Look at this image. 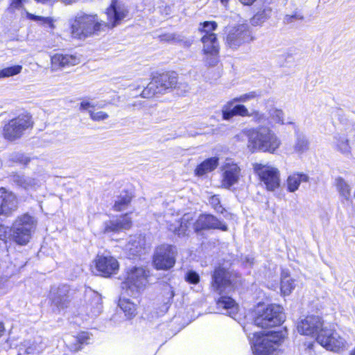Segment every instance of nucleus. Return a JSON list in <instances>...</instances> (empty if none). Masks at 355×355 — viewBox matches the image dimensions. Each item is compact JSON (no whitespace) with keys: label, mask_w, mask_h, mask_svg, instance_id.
<instances>
[{"label":"nucleus","mask_w":355,"mask_h":355,"mask_svg":"<svg viewBox=\"0 0 355 355\" xmlns=\"http://www.w3.org/2000/svg\"><path fill=\"white\" fill-rule=\"evenodd\" d=\"M252 40L250 33L246 24H240L231 28L225 37V45L233 49H238L241 45Z\"/></svg>","instance_id":"obj_15"},{"label":"nucleus","mask_w":355,"mask_h":355,"mask_svg":"<svg viewBox=\"0 0 355 355\" xmlns=\"http://www.w3.org/2000/svg\"><path fill=\"white\" fill-rule=\"evenodd\" d=\"M79 62V59L71 55L55 54L51 57L53 70H58L67 66H73Z\"/></svg>","instance_id":"obj_27"},{"label":"nucleus","mask_w":355,"mask_h":355,"mask_svg":"<svg viewBox=\"0 0 355 355\" xmlns=\"http://www.w3.org/2000/svg\"><path fill=\"white\" fill-rule=\"evenodd\" d=\"M65 4H71L74 0H62Z\"/></svg>","instance_id":"obj_57"},{"label":"nucleus","mask_w":355,"mask_h":355,"mask_svg":"<svg viewBox=\"0 0 355 355\" xmlns=\"http://www.w3.org/2000/svg\"><path fill=\"white\" fill-rule=\"evenodd\" d=\"M173 89H175L177 93L180 95H183L185 93L188 92L190 89L189 85L182 80H179L177 76V84H175Z\"/></svg>","instance_id":"obj_46"},{"label":"nucleus","mask_w":355,"mask_h":355,"mask_svg":"<svg viewBox=\"0 0 355 355\" xmlns=\"http://www.w3.org/2000/svg\"><path fill=\"white\" fill-rule=\"evenodd\" d=\"M236 102H232V99L228 101L222 107L223 119L226 121L231 120L234 116H240L242 117L249 115L248 109L242 104L234 105Z\"/></svg>","instance_id":"obj_24"},{"label":"nucleus","mask_w":355,"mask_h":355,"mask_svg":"<svg viewBox=\"0 0 355 355\" xmlns=\"http://www.w3.org/2000/svg\"><path fill=\"white\" fill-rule=\"evenodd\" d=\"M46 347L44 340L42 338H35L33 342L31 340L24 341L19 346L18 352H22L23 355H33L41 353Z\"/></svg>","instance_id":"obj_25"},{"label":"nucleus","mask_w":355,"mask_h":355,"mask_svg":"<svg viewBox=\"0 0 355 355\" xmlns=\"http://www.w3.org/2000/svg\"><path fill=\"white\" fill-rule=\"evenodd\" d=\"M132 226V220L125 214L116 218L109 220L103 223V234H115L123 230H129Z\"/></svg>","instance_id":"obj_19"},{"label":"nucleus","mask_w":355,"mask_h":355,"mask_svg":"<svg viewBox=\"0 0 355 355\" xmlns=\"http://www.w3.org/2000/svg\"><path fill=\"white\" fill-rule=\"evenodd\" d=\"M252 152L274 153L280 146L281 141L276 134L266 126L254 128Z\"/></svg>","instance_id":"obj_3"},{"label":"nucleus","mask_w":355,"mask_h":355,"mask_svg":"<svg viewBox=\"0 0 355 355\" xmlns=\"http://www.w3.org/2000/svg\"><path fill=\"white\" fill-rule=\"evenodd\" d=\"M334 149L345 157L352 155V147L349 144V139L346 135L336 134L334 137L332 142Z\"/></svg>","instance_id":"obj_26"},{"label":"nucleus","mask_w":355,"mask_h":355,"mask_svg":"<svg viewBox=\"0 0 355 355\" xmlns=\"http://www.w3.org/2000/svg\"><path fill=\"white\" fill-rule=\"evenodd\" d=\"M240 1L244 5L250 6L252 5L255 0H240Z\"/></svg>","instance_id":"obj_55"},{"label":"nucleus","mask_w":355,"mask_h":355,"mask_svg":"<svg viewBox=\"0 0 355 355\" xmlns=\"http://www.w3.org/2000/svg\"><path fill=\"white\" fill-rule=\"evenodd\" d=\"M221 3L224 5V6H226L229 1V0H220Z\"/></svg>","instance_id":"obj_58"},{"label":"nucleus","mask_w":355,"mask_h":355,"mask_svg":"<svg viewBox=\"0 0 355 355\" xmlns=\"http://www.w3.org/2000/svg\"><path fill=\"white\" fill-rule=\"evenodd\" d=\"M261 15V14H257V15H256L254 16V19H257H257H259Z\"/></svg>","instance_id":"obj_60"},{"label":"nucleus","mask_w":355,"mask_h":355,"mask_svg":"<svg viewBox=\"0 0 355 355\" xmlns=\"http://www.w3.org/2000/svg\"><path fill=\"white\" fill-rule=\"evenodd\" d=\"M309 148V141L306 137L300 132L296 134V140L293 145L294 151L298 154H302Z\"/></svg>","instance_id":"obj_33"},{"label":"nucleus","mask_w":355,"mask_h":355,"mask_svg":"<svg viewBox=\"0 0 355 355\" xmlns=\"http://www.w3.org/2000/svg\"><path fill=\"white\" fill-rule=\"evenodd\" d=\"M73 343L69 344L70 350L77 352L81 349V346L84 344H88L90 340V334L88 332H81L77 337L73 338Z\"/></svg>","instance_id":"obj_35"},{"label":"nucleus","mask_w":355,"mask_h":355,"mask_svg":"<svg viewBox=\"0 0 355 355\" xmlns=\"http://www.w3.org/2000/svg\"><path fill=\"white\" fill-rule=\"evenodd\" d=\"M22 66L15 65L0 70V78H8L21 72Z\"/></svg>","instance_id":"obj_40"},{"label":"nucleus","mask_w":355,"mask_h":355,"mask_svg":"<svg viewBox=\"0 0 355 355\" xmlns=\"http://www.w3.org/2000/svg\"><path fill=\"white\" fill-rule=\"evenodd\" d=\"M252 134H254V128H245L236 135L235 139L239 141H244L248 139V148L252 152Z\"/></svg>","instance_id":"obj_38"},{"label":"nucleus","mask_w":355,"mask_h":355,"mask_svg":"<svg viewBox=\"0 0 355 355\" xmlns=\"http://www.w3.org/2000/svg\"><path fill=\"white\" fill-rule=\"evenodd\" d=\"M259 96V94L256 92H250L244 94H242L238 97H235L232 99V102H242L245 103L250 100L254 99Z\"/></svg>","instance_id":"obj_45"},{"label":"nucleus","mask_w":355,"mask_h":355,"mask_svg":"<svg viewBox=\"0 0 355 355\" xmlns=\"http://www.w3.org/2000/svg\"><path fill=\"white\" fill-rule=\"evenodd\" d=\"M128 9L124 5L112 1L105 12L106 21L100 19L96 15L78 14L70 20L71 36L83 40L98 34L105 28H114L128 16Z\"/></svg>","instance_id":"obj_1"},{"label":"nucleus","mask_w":355,"mask_h":355,"mask_svg":"<svg viewBox=\"0 0 355 355\" xmlns=\"http://www.w3.org/2000/svg\"><path fill=\"white\" fill-rule=\"evenodd\" d=\"M309 181V177L304 173H294L288 176L287 179L288 190L290 192H295L299 188L301 182H306Z\"/></svg>","instance_id":"obj_30"},{"label":"nucleus","mask_w":355,"mask_h":355,"mask_svg":"<svg viewBox=\"0 0 355 355\" xmlns=\"http://www.w3.org/2000/svg\"><path fill=\"white\" fill-rule=\"evenodd\" d=\"M28 19L38 22L40 24L44 26L45 27L50 28L51 29L54 28L53 20L51 17H44L42 16L35 15L33 14L27 13Z\"/></svg>","instance_id":"obj_39"},{"label":"nucleus","mask_w":355,"mask_h":355,"mask_svg":"<svg viewBox=\"0 0 355 355\" xmlns=\"http://www.w3.org/2000/svg\"><path fill=\"white\" fill-rule=\"evenodd\" d=\"M70 291V288L67 285H60L53 289L51 293L52 304L59 309L67 307L71 301Z\"/></svg>","instance_id":"obj_21"},{"label":"nucleus","mask_w":355,"mask_h":355,"mask_svg":"<svg viewBox=\"0 0 355 355\" xmlns=\"http://www.w3.org/2000/svg\"><path fill=\"white\" fill-rule=\"evenodd\" d=\"M4 331H5L4 325H3V324L1 322H0V337L2 336V335L4 333Z\"/></svg>","instance_id":"obj_56"},{"label":"nucleus","mask_w":355,"mask_h":355,"mask_svg":"<svg viewBox=\"0 0 355 355\" xmlns=\"http://www.w3.org/2000/svg\"><path fill=\"white\" fill-rule=\"evenodd\" d=\"M119 306L128 319H131L136 315V305L130 300L121 297L119 300Z\"/></svg>","instance_id":"obj_32"},{"label":"nucleus","mask_w":355,"mask_h":355,"mask_svg":"<svg viewBox=\"0 0 355 355\" xmlns=\"http://www.w3.org/2000/svg\"><path fill=\"white\" fill-rule=\"evenodd\" d=\"M159 39L163 42H180L181 40L174 33H165L159 35Z\"/></svg>","instance_id":"obj_50"},{"label":"nucleus","mask_w":355,"mask_h":355,"mask_svg":"<svg viewBox=\"0 0 355 355\" xmlns=\"http://www.w3.org/2000/svg\"><path fill=\"white\" fill-rule=\"evenodd\" d=\"M209 202L211 207L218 213H223L224 208L220 205L219 197L216 195L212 196L209 198Z\"/></svg>","instance_id":"obj_47"},{"label":"nucleus","mask_w":355,"mask_h":355,"mask_svg":"<svg viewBox=\"0 0 355 355\" xmlns=\"http://www.w3.org/2000/svg\"><path fill=\"white\" fill-rule=\"evenodd\" d=\"M241 284V277L238 273L221 266L216 268L211 275V289L220 295L216 302L217 307L226 310L230 315L237 312V305L232 297L225 295L230 294Z\"/></svg>","instance_id":"obj_2"},{"label":"nucleus","mask_w":355,"mask_h":355,"mask_svg":"<svg viewBox=\"0 0 355 355\" xmlns=\"http://www.w3.org/2000/svg\"><path fill=\"white\" fill-rule=\"evenodd\" d=\"M10 160L13 162L22 164L24 165L28 164L30 162V158L22 153L16 152L10 155Z\"/></svg>","instance_id":"obj_42"},{"label":"nucleus","mask_w":355,"mask_h":355,"mask_svg":"<svg viewBox=\"0 0 355 355\" xmlns=\"http://www.w3.org/2000/svg\"><path fill=\"white\" fill-rule=\"evenodd\" d=\"M94 106L89 102H82L80 103V109L85 110L89 112V110H94Z\"/></svg>","instance_id":"obj_53"},{"label":"nucleus","mask_w":355,"mask_h":355,"mask_svg":"<svg viewBox=\"0 0 355 355\" xmlns=\"http://www.w3.org/2000/svg\"><path fill=\"white\" fill-rule=\"evenodd\" d=\"M283 338V334L279 331H270L266 334H254L251 340L254 355H273Z\"/></svg>","instance_id":"obj_4"},{"label":"nucleus","mask_w":355,"mask_h":355,"mask_svg":"<svg viewBox=\"0 0 355 355\" xmlns=\"http://www.w3.org/2000/svg\"><path fill=\"white\" fill-rule=\"evenodd\" d=\"M201 28H199L200 31L204 35L214 34L211 33L217 28V23L215 21H205L200 24Z\"/></svg>","instance_id":"obj_43"},{"label":"nucleus","mask_w":355,"mask_h":355,"mask_svg":"<svg viewBox=\"0 0 355 355\" xmlns=\"http://www.w3.org/2000/svg\"><path fill=\"white\" fill-rule=\"evenodd\" d=\"M193 229L196 232L209 229H219L227 231V226L213 215L201 214L193 223Z\"/></svg>","instance_id":"obj_18"},{"label":"nucleus","mask_w":355,"mask_h":355,"mask_svg":"<svg viewBox=\"0 0 355 355\" xmlns=\"http://www.w3.org/2000/svg\"><path fill=\"white\" fill-rule=\"evenodd\" d=\"M147 272L143 268L135 267L127 274V277L121 283V288L128 295H135L144 290L148 284Z\"/></svg>","instance_id":"obj_9"},{"label":"nucleus","mask_w":355,"mask_h":355,"mask_svg":"<svg viewBox=\"0 0 355 355\" xmlns=\"http://www.w3.org/2000/svg\"><path fill=\"white\" fill-rule=\"evenodd\" d=\"M17 355H23L22 352H18Z\"/></svg>","instance_id":"obj_61"},{"label":"nucleus","mask_w":355,"mask_h":355,"mask_svg":"<svg viewBox=\"0 0 355 355\" xmlns=\"http://www.w3.org/2000/svg\"><path fill=\"white\" fill-rule=\"evenodd\" d=\"M103 310L101 295L93 291H86L84 298L77 304V313L84 320L98 316Z\"/></svg>","instance_id":"obj_6"},{"label":"nucleus","mask_w":355,"mask_h":355,"mask_svg":"<svg viewBox=\"0 0 355 355\" xmlns=\"http://www.w3.org/2000/svg\"><path fill=\"white\" fill-rule=\"evenodd\" d=\"M222 184L226 189H230L239 182L241 176V169L237 164L227 163L223 169Z\"/></svg>","instance_id":"obj_22"},{"label":"nucleus","mask_w":355,"mask_h":355,"mask_svg":"<svg viewBox=\"0 0 355 355\" xmlns=\"http://www.w3.org/2000/svg\"><path fill=\"white\" fill-rule=\"evenodd\" d=\"M349 355H355V348L350 352Z\"/></svg>","instance_id":"obj_59"},{"label":"nucleus","mask_w":355,"mask_h":355,"mask_svg":"<svg viewBox=\"0 0 355 355\" xmlns=\"http://www.w3.org/2000/svg\"><path fill=\"white\" fill-rule=\"evenodd\" d=\"M285 320L283 308L277 304L268 305L254 318V324L261 328H270L280 325Z\"/></svg>","instance_id":"obj_8"},{"label":"nucleus","mask_w":355,"mask_h":355,"mask_svg":"<svg viewBox=\"0 0 355 355\" xmlns=\"http://www.w3.org/2000/svg\"><path fill=\"white\" fill-rule=\"evenodd\" d=\"M164 293L166 294L167 295V298L168 300H171L173 299V296H174V292L172 289L171 287L170 286H166L164 289Z\"/></svg>","instance_id":"obj_54"},{"label":"nucleus","mask_w":355,"mask_h":355,"mask_svg":"<svg viewBox=\"0 0 355 355\" xmlns=\"http://www.w3.org/2000/svg\"><path fill=\"white\" fill-rule=\"evenodd\" d=\"M253 169L268 191H273L279 187V171L277 168L255 163L253 164Z\"/></svg>","instance_id":"obj_13"},{"label":"nucleus","mask_w":355,"mask_h":355,"mask_svg":"<svg viewBox=\"0 0 355 355\" xmlns=\"http://www.w3.org/2000/svg\"><path fill=\"white\" fill-rule=\"evenodd\" d=\"M316 340L325 349L334 352L343 351L346 344L345 340L336 330L327 327L320 329Z\"/></svg>","instance_id":"obj_12"},{"label":"nucleus","mask_w":355,"mask_h":355,"mask_svg":"<svg viewBox=\"0 0 355 355\" xmlns=\"http://www.w3.org/2000/svg\"><path fill=\"white\" fill-rule=\"evenodd\" d=\"M16 196L4 188H0V216H8L17 208Z\"/></svg>","instance_id":"obj_20"},{"label":"nucleus","mask_w":355,"mask_h":355,"mask_svg":"<svg viewBox=\"0 0 355 355\" xmlns=\"http://www.w3.org/2000/svg\"><path fill=\"white\" fill-rule=\"evenodd\" d=\"M178 250L175 246L163 244L156 248L153 263L157 270H168L172 268L176 261Z\"/></svg>","instance_id":"obj_11"},{"label":"nucleus","mask_w":355,"mask_h":355,"mask_svg":"<svg viewBox=\"0 0 355 355\" xmlns=\"http://www.w3.org/2000/svg\"><path fill=\"white\" fill-rule=\"evenodd\" d=\"M336 187L340 196L345 200H349L351 199V187L343 178L339 177L336 179Z\"/></svg>","instance_id":"obj_34"},{"label":"nucleus","mask_w":355,"mask_h":355,"mask_svg":"<svg viewBox=\"0 0 355 355\" xmlns=\"http://www.w3.org/2000/svg\"><path fill=\"white\" fill-rule=\"evenodd\" d=\"M295 286V281L289 275L284 273L282 275L281 291L284 295H288Z\"/></svg>","instance_id":"obj_36"},{"label":"nucleus","mask_w":355,"mask_h":355,"mask_svg":"<svg viewBox=\"0 0 355 355\" xmlns=\"http://www.w3.org/2000/svg\"><path fill=\"white\" fill-rule=\"evenodd\" d=\"M323 321L317 315H308L301 319L297 324L299 333L306 336H318L321 329H323Z\"/></svg>","instance_id":"obj_16"},{"label":"nucleus","mask_w":355,"mask_h":355,"mask_svg":"<svg viewBox=\"0 0 355 355\" xmlns=\"http://www.w3.org/2000/svg\"><path fill=\"white\" fill-rule=\"evenodd\" d=\"M177 84V74L174 72L166 73L154 77L145 87L141 96L143 98H152L157 94H162L173 89Z\"/></svg>","instance_id":"obj_7"},{"label":"nucleus","mask_w":355,"mask_h":355,"mask_svg":"<svg viewBox=\"0 0 355 355\" xmlns=\"http://www.w3.org/2000/svg\"><path fill=\"white\" fill-rule=\"evenodd\" d=\"M218 164V159L216 157L207 159L199 164L196 170V175L198 176L203 175L208 172L215 169Z\"/></svg>","instance_id":"obj_29"},{"label":"nucleus","mask_w":355,"mask_h":355,"mask_svg":"<svg viewBox=\"0 0 355 355\" xmlns=\"http://www.w3.org/2000/svg\"><path fill=\"white\" fill-rule=\"evenodd\" d=\"M89 114L94 121H101L108 119L109 114L103 111H96L95 110H89Z\"/></svg>","instance_id":"obj_44"},{"label":"nucleus","mask_w":355,"mask_h":355,"mask_svg":"<svg viewBox=\"0 0 355 355\" xmlns=\"http://www.w3.org/2000/svg\"><path fill=\"white\" fill-rule=\"evenodd\" d=\"M202 43L203 60L209 66H216L218 62L220 45L216 34L203 35L201 37Z\"/></svg>","instance_id":"obj_14"},{"label":"nucleus","mask_w":355,"mask_h":355,"mask_svg":"<svg viewBox=\"0 0 355 355\" xmlns=\"http://www.w3.org/2000/svg\"><path fill=\"white\" fill-rule=\"evenodd\" d=\"M193 220V214H184L180 220H176L174 223H170L168 229L178 236L187 235L191 225L194 223Z\"/></svg>","instance_id":"obj_23"},{"label":"nucleus","mask_w":355,"mask_h":355,"mask_svg":"<svg viewBox=\"0 0 355 355\" xmlns=\"http://www.w3.org/2000/svg\"><path fill=\"white\" fill-rule=\"evenodd\" d=\"M248 116L252 117L253 120L257 123L263 122L265 120L264 114L255 110H253L252 112L249 111V115H248Z\"/></svg>","instance_id":"obj_49"},{"label":"nucleus","mask_w":355,"mask_h":355,"mask_svg":"<svg viewBox=\"0 0 355 355\" xmlns=\"http://www.w3.org/2000/svg\"><path fill=\"white\" fill-rule=\"evenodd\" d=\"M95 262L96 268L101 276L108 277L119 270V262L112 256L98 255Z\"/></svg>","instance_id":"obj_17"},{"label":"nucleus","mask_w":355,"mask_h":355,"mask_svg":"<svg viewBox=\"0 0 355 355\" xmlns=\"http://www.w3.org/2000/svg\"><path fill=\"white\" fill-rule=\"evenodd\" d=\"M185 279L189 283L196 284L199 282L200 277L197 272L191 270L186 274Z\"/></svg>","instance_id":"obj_48"},{"label":"nucleus","mask_w":355,"mask_h":355,"mask_svg":"<svg viewBox=\"0 0 355 355\" xmlns=\"http://www.w3.org/2000/svg\"><path fill=\"white\" fill-rule=\"evenodd\" d=\"M269 116L271 119L277 123L284 124V114L282 110L272 107L268 112Z\"/></svg>","instance_id":"obj_41"},{"label":"nucleus","mask_w":355,"mask_h":355,"mask_svg":"<svg viewBox=\"0 0 355 355\" xmlns=\"http://www.w3.org/2000/svg\"><path fill=\"white\" fill-rule=\"evenodd\" d=\"M303 19H304V17L302 15L295 13V14L291 15H286V17L284 18V21H285V22L289 24V23H292L293 21V20H302Z\"/></svg>","instance_id":"obj_52"},{"label":"nucleus","mask_w":355,"mask_h":355,"mask_svg":"<svg viewBox=\"0 0 355 355\" xmlns=\"http://www.w3.org/2000/svg\"><path fill=\"white\" fill-rule=\"evenodd\" d=\"M132 196L128 193L124 192L121 193L115 201L114 205V210L116 211H121L126 209L130 202Z\"/></svg>","instance_id":"obj_37"},{"label":"nucleus","mask_w":355,"mask_h":355,"mask_svg":"<svg viewBox=\"0 0 355 355\" xmlns=\"http://www.w3.org/2000/svg\"><path fill=\"white\" fill-rule=\"evenodd\" d=\"M35 226V220L31 216L26 214L18 217L11 229L12 239L19 245H26Z\"/></svg>","instance_id":"obj_10"},{"label":"nucleus","mask_w":355,"mask_h":355,"mask_svg":"<svg viewBox=\"0 0 355 355\" xmlns=\"http://www.w3.org/2000/svg\"><path fill=\"white\" fill-rule=\"evenodd\" d=\"M143 241L144 240L140 236L130 237L126 245L127 250L129 251L131 255H139L143 249Z\"/></svg>","instance_id":"obj_31"},{"label":"nucleus","mask_w":355,"mask_h":355,"mask_svg":"<svg viewBox=\"0 0 355 355\" xmlns=\"http://www.w3.org/2000/svg\"><path fill=\"white\" fill-rule=\"evenodd\" d=\"M26 0H11L9 9L12 11L21 9Z\"/></svg>","instance_id":"obj_51"},{"label":"nucleus","mask_w":355,"mask_h":355,"mask_svg":"<svg viewBox=\"0 0 355 355\" xmlns=\"http://www.w3.org/2000/svg\"><path fill=\"white\" fill-rule=\"evenodd\" d=\"M10 180L17 186L21 187L24 189H35L38 184V182L35 179L26 176L23 174L14 173L10 175Z\"/></svg>","instance_id":"obj_28"},{"label":"nucleus","mask_w":355,"mask_h":355,"mask_svg":"<svg viewBox=\"0 0 355 355\" xmlns=\"http://www.w3.org/2000/svg\"><path fill=\"white\" fill-rule=\"evenodd\" d=\"M33 125L32 116L28 114H21L4 124L1 134L5 139L13 141L21 138Z\"/></svg>","instance_id":"obj_5"}]
</instances>
